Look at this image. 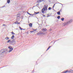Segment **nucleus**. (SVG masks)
I'll list each match as a JSON object with an SVG mask.
<instances>
[{"instance_id":"obj_28","label":"nucleus","mask_w":73,"mask_h":73,"mask_svg":"<svg viewBox=\"0 0 73 73\" xmlns=\"http://www.w3.org/2000/svg\"><path fill=\"white\" fill-rule=\"evenodd\" d=\"M51 9V7H49L48 8V10H50Z\"/></svg>"},{"instance_id":"obj_19","label":"nucleus","mask_w":73,"mask_h":73,"mask_svg":"<svg viewBox=\"0 0 73 73\" xmlns=\"http://www.w3.org/2000/svg\"><path fill=\"white\" fill-rule=\"evenodd\" d=\"M11 41V40H7V42H8V43L9 42H10Z\"/></svg>"},{"instance_id":"obj_13","label":"nucleus","mask_w":73,"mask_h":73,"mask_svg":"<svg viewBox=\"0 0 73 73\" xmlns=\"http://www.w3.org/2000/svg\"><path fill=\"white\" fill-rule=\"evenodd\" d=\"M70 73H73V70H70L69 71Z\"/></svg>"},{"instance_id":"obj_9","label":"nucleus","mask_w":73,"mask_h":73,"mask_svg":"<svg viewBox=\"0 0 73 73\" xmlns=\"http://www.w3.org/2000/svg\"><path fill=\"white\" fill-rule=\"evenodd\" d=\"M41 1H42V0H38L37 1V3H40Z\"/></svg>"},{"instance_id":"obj_36","label":"nucleus","mask_w":73,"mask_h":73,"mask_svg":"<svg viewBox=\"0 0 73 73\" xmlns=\"http://www.w3.org/2000/svg\"><path fill=\"white\" fill-rule=\"evenodd\" d=\"M34 15H35V14H34Z\"/></svg>"},{"instance_id":"obj_7","label":"nucleus","mask_w":73,"mask_h":73,"mask_svg":"<svg viewBox=\"0 0 73 73\" xmlns=\"http://www.w3.org/2000/svg\"><path fill=\"white\" fill-rule=\"evenodd\" d=\"M68 21V23H72V22H73V20L71 19L69 20Z\"/></svg>"},{"instance_id":"obj_25","label":"nucleus","mask_w":73,"mask_h":73,"mask_svg":"<svg viewBox=\"0 0 73 73\" xmlns=\"http://www.w3.org/2000/svg\"><path fill=\"white\" fill-rule=\"evenodd\" d=\"M11 33L12 34H13V35H15V33H13V32H12Z\"/></svg>"},{"instance_id":"obj_3","label":"nucleus","mask_w":73,"mask_h":73,"mask_svg":"<svg viewBox=\"0 0 73 73\" xmlns=\"http://www.w3.org/2000/svg\"><path fill=\"white\" fill-rule=\"evenodd\" d=\"M69 22H68V21L66 23H63V25H64V26H65V25H68V24H69Z\"/></svg>"},{"instance_id":"obj_15","label":"nucleus","mask_w":73,"mask_h":73,"mask_svg":"<svg viewBox=\"0 0 73 73\" xmlns=\"http://www.w3.org/2000/svg\"><path fill=\"white\" fill-rule=\"evenodd\" d=\"M8 48H9V49H12V48H12V47H11V46H9L8 47Z\"/></svg>"},{"instance_id":"obj_26","label":"nucleus","mask_w":73,"mask_h":73,"mask_svg":"<svg viewBox=\"0 0 73 73\" xmlns=\"http://www.w3.org/2000/svg\"><path fill=\"white\" fill-rule=\"evenodd\" d=\"M57 19H60V16H58L57 17Z\"/></svg>"},{"instance_id":"obj_8","label":"nucleus","mask_w":73,"mask_h":73,"mask_svg":"<svg viewBox=\"0 0 73 73\" xmlns=\"http://www.w3.org/2000/svg\"><path fill=\"white\" fill-rule=\"evenodd\" d=\"M29 26L30 27H32V23H30L29 24Z\"/></svg>"},{"instance_id":"obj_34","label":"nucleus","mask_w":73,"mask_h":73,"mask_svg":"<svg viewBox=\"0 0 73 73\" xmlns=\"http://www.w3.org/2000/svg\"><path fill=\"white\" fill-rule=\"evenodd\" d=\"M54 5H55V4H54V6H53V7H54Z\"/></svg>"},{"instance_id":"obj_14","label":"nucleus","mask_w":73,"mask_h":73,"mask_svg":"<svg viewBox=\"0 0 73 73\" xmlns=\"http://www.w3.org/2000/svg\"><path fill=\"white\" fill-rule=\"evenodd\" d=\"M14 37H15V36L14 35H13L11 37V38H12V39H13Z\"/></svg>"},{"instance_id":"obj_10","label":"nucleus","mask_w":73,"mask_h":73,"mask_svg":"<svg viewBox=\"0 0 73 73\" xmlns=\"http://www.w3.org/2000/svg\"><path fill=\"white\" fill-rule=\"evenodd\" d=\"M13 42H12V44H16V42H15V41L14 40H13Z\"/></svg>"},{"instance_id":"obj_17","label":"nucleus","mask_w":73,"mask_h":73,"mask_svg":"<svg viewBox=\"0 0 73 73\" xmlns=\"http://www.w3.org/2000/svg\"><path fill=\"white\" fill-rule=\"evenodd\" d=\"M57 13L58 15H60V11L58 12H57Z\"/></svg>"},{"instance_id":"obj_20","label":"nucleus","mask_w":73,"mask_h":73,"mask_svg":"<svg viewBox=\"0 0 73 73\" xmlns=\"http://www.w3.org/2000/svg\"><path fill=\"white\" fill-rule=\"evenodd\" d=\"M9 3H10V0H8L7 3H8L9 4Z\"/></svg>"},{"instance_id":"obj_21","label":"nucleus","mask_w":73,"mask_h":73,"mask_svg":"<svg viewBox=\"0 0 73 73\" xmlns=\"http://www.w3.org/2000/svg\"><path fill=\"white\" fill-rule=\"evenodd\" d=\"M50 47H51V46H49V47L46 50H48L49 49V48H50Z\"/></svg>"},{"instance_id":"obj_33","label":"nucleus","mask_w":73,"mask_h":73,"mask_svg":"<svg viewBox=\"0 0 73 73\" xmlns=\"http://www.w3.org/2000/svg\"><path fill=\"white\" fill-rule=\"evenodd\" d=\"M8 52H6V53H8Z\"/></svg>"},{"instance_id":"obj_18","label":"nucleus","mask_w":73,"mask_h":73,"mask_svg":"<svg viewBox=\"0 0 73 73\" xmlns=\"http://www.w3.org/2000/svg\"><path fill=\"white\" fill-rule=\"evenodd\" d=\"M19 28L20 29V30H24V29H21V27H19Z\"/></svg>"},{"instance_id":"obj_32","label":"nucleus","mask_w":73,"mask_h":73,"mask_svg":"<svg viewBox=\"0 0 73 73\" xmlns=\"http://www.w3.org/2000/svg\"><path fill=\"white\" fill-rule=\"evenodd\" d=\"M29 15H30V16H31V15H32V14H29Z\"/></svg>"},{"instance_id":"obj_24","label":"nucleus","mask_w":73,"mask_h":73,"mask_svg":"<svg viewBox=\"0 0 73 73\" xmlns=\"http://www.w3.org/2000/svg\"><path fill=\"white\" fill-rule=\"evenodd\" d=\"M34 31V32H36V31H37V29H33Z\"/></svg>"},{"instance_id":"obj_6","label":"nucleus","mask_w":73,"mask_h":73,"mask_svg":"<svg viewBox=\"0 0 73 73\" xmlns=\"http://www.w3.org/2000/svg\"><path fill=\"white\" fill-rule=\"evenodd\" d=\"M46 29H42V31L43 32H45V31H46Z\"/></svg>"},{"instance_id":"obj_1","label":"nucleus","mask_w":73,"mask_h":73,"mask_svg":"<svg viewBox=\"0 0 73 73\" xmlns=\"http://www.w3.org/2000/svg\"><path fill=\"white\" fill-rule=\"evenodd\" d=\"M7 51H8V50L6 49L1 50L0 51V54H4Z\"/></svg>"},{"instance_id":"obj_11","label":"nucleus","mask_w":73,"mask_h":73,"mask_svg":"<svg viewBox=\"0 0 73 73\" xmlns=\"http://www.w3.org/2000/svg\"><path fill=\"white\" fill-rule=\"evenodd\" d=\"M45 11V9L44 8H43L42 10V13H44V11Z\"/></svg>"},{"instance_id":"obj_29","label":"nucleus","mask_w":73,"mask_h":73,"mask_svg":"<svg viewBox=\"0 0 73 73\" xmlns=\"http://www.w3.org/2000/svg\"><path fill=\"white\" fill-rule=\"evenodd\" d=\"M34 32V31H30L31 33H32V32Z\"/></svg>"},{"instance_id":"obj_31","label":"nucleus","mask_w":73,"mask_h":73,"mask_svg":"<svg viewBox=\"0 0 73 73\" xmlns=\"http://www.w3.org/2000/svg\"><path fill=\"white\" fill-rule=\"evenodd\" d=\"M27 13H28V14L29 15L30 14V13H29L28 12H27Z\"/></svg>"},{"instance_id":"obj_5","label":"nucleus","mask_w":73,"mask_h":73,"mask_svg":"<svg viewBox=\"0 0 73 73\" xmlns=\"http://www.w3.org/2000/svg\"><path fill=\"white\" fill-rule=\"evenodd\" d=\"M13 50V48L9 49V52H12Z\"/></svg>"},{"instance_id":"obj_4","label":"nucleus","mask_w":73,"mask_h":73,"mask_svg":"<svg viewBox=\"0 0 73 73\" xmlns=\"http://www.w3.org/2000/svg\"><path fill=\"white\" fill-rule=\"evenodd\" d=\"M43 9H44V10H45V11L47 10V7L46 5H45L44 6Z\"/></svg>"},{"instance_id":"obj_22","label":"nucleus","mask_w":73,"mask_h":73,"mask_svg":"<svg viewBox=\"0 0 73 73\" xmlns=\"http://www.w3.org/2000/svg\"><path fill=\"white\" fill-rule=\"evenodd\" d=\"M20 14H19L18 15V16L17 17V18H18V17H20Z\"/></svg>"},{"instance_id":"obj_23","label":"nucleus","mask_w":73,"mask_h":73,"mask_svg":"<svg viewBox=\"0 0 73 73\" xmlns=\"http://www.w3.org/2000/svg\"><path fill=\"white\" fill-rule=\"evenodd\" d=\"M61 20H62V21H64V18H62L61 19Z\"/></svg>"},{"instance_id":"obj_30","label":"nucleus","mask_w":73,"mask_h":73,"mask_svg":"<svg viewBox=\"0 0 73 73\" xmlns=\"http://www.w3.org/2000/svg\"><path fill=\"white\" fill-rule=\"evenodd\" d=\"M3 26H5V25L3 24Z\"/></svg>"},{"instance_id":"obj_35","label":"nucleus","mask_w":73,"mask_h":73,"mask_svg":"<svg viewBox=\"0 0 73 73\" xmlns=\"http://www.w3.org/2000/svg\"><path fill=\"white\" fill-rule=\"evenodd\" d=\"M43 16H44V17H45V15H44Z\"/></svg>"},{"instance_id":"obj_2","label":"nucleus","mask_w":73,"mask_h":73,"mask_svg":"<svg viewBox=\"0 0 73 73\" xmlns=\"http://www.w3.org/2000/svg\"><path fill=\"white\" fill-rule=\"evenodd\" d=\"M47 34V33L45 32L44 33H41V32H39L37 34L38 35H41L42 36V35H46Z\"/></svg>"},{"instance_id":"obj_16","label":"nucleus","mask_w":73,"mask_h":73,"mask_svg":"<svg viewBox=\"0 0 73 73\" xmlns=\"http://www.w3.org/2000/svg\"><path fill=\"white\" fill-rule=\"evenodd\" d=\"M15 24H20V23H19V22H15Z\"/></svg>"},{"instance_id":"obj_27","label":"nucleus","mask_w":73,"mask_h":73,"mask_svg":"<svg viewBox=\"0 0 73 73\" xmlns=\"http://www.w3.org/2000/svg\"><path fill=\"white\" fill-rule=\"evenodd\" d=\"M35 13L36 14H38V13H39V12H35Z\"/></svg>"},{"instance_id":"obj_12","label":"nucleus","mask_w":73,"mask_h":73,"mask_svg":"<svg viewBox=\"0 0 73 73\" xmlns=\"http://www.w3.org/2000/svg\"><path fill=\"white\" fill-rule=\"evenodd\" d=\"M5 39L6 40H9V38L8 37H6V38H5Z\"/></svg>"}]
</instances>
